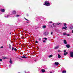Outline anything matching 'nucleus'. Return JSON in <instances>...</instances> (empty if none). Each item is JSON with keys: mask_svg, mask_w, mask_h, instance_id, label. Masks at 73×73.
Returning a JSON list of instances; mask_svg holds the SVG:
<instances>
[{"mask_svg": "<svg viewBox=\"0 0 73 73\" xmlns=\"http://www.w3.org/2000/svg\"><path fill=\"white\" fill-rule=\"evenodd\" d=\"M44 3L45 4H44V5H46L47 6H49V5H50V4L49 3L46 1H45Z\"/></svg>", "mask_w": 73, "mask_h": 73, "instance_id": "nucleus-1", "label": "nucleus"}, {"mask_svg": "<svg viewBox=\"0 0 73 73\" xmlns=\"http://www.w3.org/2000/svg\"><path fill=\"white\" fill-rule=\"evenodd\" d=\"M49 34V32L47 31H46L44 33V35L45 36H47V35H48Z\"/></svg>", "mask_w": 73, "mask_h": 73, "instance_id": "nucleus-2", "label": "nucleus"}, {"mask_svg": "<svg viewBox=\"0 0 73 73\" xmlns=\"http://www.w3.org/2000/svg\"><path fill=\"white\" fill-rule=\"evenodd\" d=\"M70 57H73V52H71L70 53Z\"/></svg>", "mask_w": 73, "mask_h": 73, "instance_id": "nucleus-3", "label": "nucleus"}, {"mask_svg": "<svg viewBox=\"0 0 73 73\" xmlns=\"http://www.w3.org/2000/svg\"><path fill=\"white\" fill-rule=\"evenodd\" d=\"M47 40V38H46L43 39V42H46V41Z\"/></svg>", "mask_w": 73, "mask_h": 73, "instance_id": "nucleus-4", "label": "nucleus"}, {"mask_svg": "<svg viewBox=\"0 0 73 73\" xmlns=\"http://www.w3.org/2000/svg\"><path fill=\"white\" fill-rule=\"evenodd\" d=\"M64 56H66V55L68 54V52H66V50H64Z\"/></svg>", "mask_w": 73, "mask_h": 73, "instance_id": "nucleus-5", "label": "nucleus"}, {"mask_svg": "<svg viewBox=\"0 0 73 73\" xmlns=\"http://www.w3.org/2000/svg\"><path fill=\"white\" fill-rule=\"evenodd\" d=\"M16 13V11H13L12 12V15H15Z\"/></svg>", "mask_w": 73, "mask_h": 73, "instance_id": "nucleus-6", "label": "nucleus"}, {"mask_svg": "<svg viewBox=\"0 0 73 73\" xmlns=\"http://www.w3.org/2000/svg\"><path fill=\"white\" fill-rule=\"evenodd\" d=\"M9 62L10 64H12L13 62L12 61V58H10Z\"/></svg>", "mask_w": 73, "mask_h": 73, "instance_id": "nucleus-7", "label": "nucleus"}, {"mask_svg": "<svg viewBox=\"0 0 73 73\" xmlns=\"http://www.w3.org/2000/svg\"><path fill=\"white\" fill-rule=\"evenodd\" d=\"M64 43L65 44H67V42H66V40H64Z\"/></svg>", "mask_w": 73, "mask_h": 73, "instance_id": "nucleus-8", "label": "nucleus"}, {"mask_svg": "<svg viewBox=\"0 0 73 73\" xmlns=\"http://www.w3.org/2000/svg\"><path fill=\"white\" fill-rule=\"evenodd\" d=\"M62 29H68V28H67V27H62Z\"/></svg>", "mask_w": 73, "mask_h": 73, "instance_id": "nucleus-9", "label": "nucleus"}, {"mask_svg": "<svg viewBox=\"0 0 73 73\" xmlns=\"http://www.w3.org/2000/svg\"><path fill=\"white\" fill-rule=\"evenodd\" d=\"M54 64L55 65H56L57 66L58 65V64H59V63H58V62H55L54 63Z\"/></svg>", "mask_w": 73, "mask_h": 73, "instance_id": "nucleus-10", "label": "nucleus"}, {"mask_svg": "<svg viewBox=\"0 0 73 73\" xmlns=\"http://www.w3.org/2000/svg\"><path fill=\"white\" fill-rule=\"evenodd\" d=\"M42 28L43 29H45V28H46V26L44 25V26H43L42 27Z\"/></svg>", "mask_w": 73, "mask_h": 73, "instance_id": "nucleus-11", "label": "nucleus"}, {"mask_svg": "<svg viewBox=\"0 0 73 73\" xmlns=\"http://www.w3.org/2000/svg\"><path fill=\"white\" fill-rule=\"evenodd\" d=\"M1 11L2 12H5V10L4 9H1Z\"/></svg>", "mask_w": 73, "mask_h": 73, "instance_id": "nucleus-12", "label": "nucleus"}, {"mask_svg": "<svg viewBox=\"0 0 73 73\" xmlns=\"http://www.w3.org/2000/svg\"><path fill=\"white\" fill-rule=\"evenodd\" d=\"M66 46L67 48H69L70 47V46L69 44H67L66 45Z\"/></svg>", "mask_w": 73, "mask_h": 73, "instance_id": "nucleus-13", "label": "nucleus"}, {"mask_svg": "<svg viewBox=\"0 0 73 73\" xmlns=\"http://www.w3.org/2000/svg\"><path fill=\"white\" fill-rule=\"evenodd\" d=\"M9 49H12V48H11V44H9Z\"/></svg>", "mask_w": 73, "mask_h": 73, "instance_id": "nucleus-14", "label": "nucleus"}, {"mask_svg": "<svg viewBox=\"0 0 73 73\" xmlns=\"http://www.w3.org/2000/svg\"><path fill=\"white\" fill-rule=\"evenodd\" d=\"M22 58H27V57H25V56H21Z\"/></svg>", "mask_w": 73, "mask_h": 73, "instance_id": "nucleus-15", "label": "nucleus"}, {"mask_svg": "<svg viewBox=\"0 0 73 73\" xmlns=\"http://www.w3.org/2000/svg\"><path fill=\"white\" fill-rule=\"evenodd\" d=\"M58 46H56L54 47V49H58Z\"/></svg>", "mask_w": 73, "mask_h": 73, "instance_id": "nucleus-16", "label": "nucleus"}, {"mask_svg": "<svg viewBox=\"0 0 73 73\" xmlns=\"http://www.w3.org/2000/svg\"><path fill=\"white\" fill-rule=\"evenodd\" d=\"M58 58H61V56H60V54H58Z\"/></svg>", "mask_w": 73, "mask_h": 73, "instance_id": "nucleus-17", "label": "nucleus"}, {"mask_svg": "<svg viewBox=\"0 0 73 73\" xmlns=\"http://www.w3.org/2000/svg\"><path fill=\"white\" fill-rule=\"evenodd\" d=\"M45 70H44V69H42V70H41V71H42V72H45Z\"/></svg>", "mask_w": 73, "mask_h": 73, "instance_id": "nucleus-18", "label": "nucleus"}, {"mask_svg": "<svg viewBox=\"0 0 73 73\" xmlns=\"http://www.w3.org/2000/svg\"><path fill=\"white\" fill-rule=\"evenodd\" d=\"M63 35H66V33H63Z\"/></svg>", "mask_w": 73, "mask_h": 73, "instance_id": "nucleus-19", "label": "nucleus"}, {"mask_svg": "<svg viewBox=\"0 0 73 73\" xmlns=\"http://www.w3.org/2000/svg\"><path fill=\"white\" fill-rule=\"evenodd\" d=\"M53 56V55H50L49 56V58H50V57H52Z\"/></svg>", "mask_w": 73, "mask_h": 73, "instance_id": "nucleus-20", "label": "nucleus"}, {"mask_svg": "<svg viewBox=\"0 0 73 73\" xmlns=\"http://www.w3.org/2000/svg\"><path fill=\"white\" fill-rule=\"evenodd\" d=\"M8 15H5V17H8Z\"/></svg>", "mask_w": 73, "mask_h": 73, "instance_id": "nucleus-21", "label": "nucleus"}, {"mask_svg": "<svg viewBox=\"0 0 73 73\" xmlns=\"http://www.w3.org/2000/svg\"><path fill=\"white\" fill-rule=\"evenodd\" d=\"M11 49H12V51H13V50H14V47H12Z\"/></svg>", "mask_w": 73, "mask_h": 73, "instance_id": "nucleus-22", "label": "nucleus"}, {"mask_svg": "<svg viewBox=\"0 0 73 73\" xmlns=\"http://www.w3.org/2000/svg\"><path fill=\"white\" fill-rule=\"evenodd\" d=\"M62 73H66V71H63L62 72Z\"/></svg>", "mask_w": 73, "mask_h": 73, "instance_id": "nucleus-23", "label": "nucleus"}, {"mask_svg": "<svg viewBox=\"0 0 73 73\" xmlns=\"http://www.w3.org/2000/svg\"><path fill=\"white\" fill-rule=\"evenodd\" d=\"M57 24L58 25H60H60H61V23H57Z\"/></svg>", "mask_w": 73, "mask_h": 73, "instance_id": "nucleus-24", "label": "nucleus"}, {"mask_svg": "<svg viewBox=\"0 0 73 73\" xmlns=\"http://www.w3.org/2000/svg\"><path fill=\"white\" fill-rule=\"evenodd\" d=\"M6 58H7V57H3V59H5Z\"/></svg>", "mask_w": 73, "mask_h": 73, "instance_id": "nucleus-25", "label": "nucleus"}, {"mask_svg": "<svg viewBox=\"0 0 73 73\" xmlns=\"http://www.w3.org/2000/svg\"><path fill=\"white\" fill-rule=\"evenodd\" d=\"M64 27H65V25H66V23H64Z\"/></svg>", "mask_w": 73, "mask_h": 73, "instance_id": "nucleus-26", "label": "nucleus"}, {"mask_svg": "<svg viewBox=\"0 0 73 73\" xmlns=\"http://www.w3.org/2000/svg\"><path fill=\"white\" fill-rule=\"evenodd\" d=\"M51 35H52V36H53V32H51Z\"/></svg>", "mask_w": 73, "mask_h": 73, "instance_id": "nucleus-27", "label": "nucleus"}, {"mask_svg": "<svg viewBox=\"0 0 73 73\" xmlns=\"http://www.w3.org/2000/svg\"><path fill=\"white\" fill-rule=\"evenodd\" d=\"M19 16H20L19 15H17L16 16V17H19Z\"/></svg>", "mask_w": 73, "mask_h": 73, "instance_id": "nucleus-28", "label": "nucleus"}, {"mask_svg": "<svg viewBox=\"0 0 73 73\" xmlns=\"http://www.w3.org/2000/svg\"><path fill=\"white\" fill-rule=\"evenodd\" d=\"M14 49V50H15V51H17V49H16V48H15Z\"/></svg>", "mask_w": 73, "mask_h": 73, "instance_id": "nucleus-29", "label": "nucleus"}, {"mask_svg": "<svg viewBox=\"0 0 73 73\" xmlns=\"http://www.w3.org/2000/svg\"><path fill=\"white\" fill-rule=\"evenodd\" d=\"M58 52H61L60 50H58Z\"/></svg>", "mask_w": 73, "mask_h": 73, "instance_id": "nucleus-30", "label": "nucleus"}, {"mask_svg": "<svg viewBox=\"0 0 73 73\" xmlns=\"http://www.w3.org/2000/svg\"><path fill=\"white\" fill-rule=\"evenodd\" d=\"M35 42H36V43H38V42L37 40H36L35 41Z\"/></svg>", "mask_w": 73, "mask_h": 73, "instance_id": "nucleus-31", "label": "nucleus"}, {"mask_svg": "<svg viewBox=\"0 0 73 73\" xmlns=\"http://www.w3.org/2000/svg\"><path fill=\"white\" fill-rule=\"evenodd\" d=\"M3 60H2V59H0V61H2Z\"/></svg>", "mask_w": 73, "mask_h": 73, "instance_id": "nucleus-32", "label": "nucleus"}, {"mask_svg": "<svg viewBox=\"0 0 73 73\" xmlns=\"http://www.w3.org/2000/svg\"><path fill=\"white\" fill-rule=\"evenodd\" d=\"M67 35L68 36H70V35L69 34Z\"/></svg>", "mask_w": 73, "mask_h": 73, "instance_id": "nucleus-33", "label": "nucleus"}, {"mask_svg": "<svg viewBox=\"0 0 73 73\" xmlns=\"http://www.w3.org/2000/svg\"><path fill=\"white\" fill-rule=\"evenodd\" d=\"M1 48H3V46H2Z\"/></svg>", "mask_w": 73, "mask_h": 73, "instance_id": "nucleus-34", "label": "nucleus"}, {"mask_svg": "<svg viewBox=\"0 0 73 73\" xmlns=\"http://www.w3.org/2000/svg\"><path fill=\"white\" fill-rule=\"evenodd\" d=\"M52 23V22H49V23Z\"/></svg>", "mask_w": 73, "mask_h": 73, "instance_id": "nucleus-35", "label": "nucleus"}, {"mask_svg": "<svg viewBox=\"0 0 73 73\" xmlns=\"http://www.w3.org/2000/svg\"><path fill=\"white\" fill-rule=\"evenodd\" d=\"M39 40H41V38H40L39 39Z\"/></svg>", "mask_w": 73, "mask_h": 73, "instance_id": "nucleus-36", "label": "nucleus"}, {"mask_svg": "<svg viewBox=\"0 0 73 73\" xmlns=\"http://www.w3.org/2000/svg\"><path fill=\"white\" fill-rule=\"evenodd\" d=\"M54 24H53L52 25H54Z\"/></svg>", "mask_w": 73, "mask_h": 73, "instance_id": "nucleus-37", "label": "nucleus"}, {"mask_svg": "<svg viewBox=\"0 0 73 73\" xmlns=\"http://www.w3.org/2000/svg\"><path fill=\"white\" fill-rule=\"evenodd\" d=\"M50 73H52V72H50Z\"/></svg>", "mask_w": 73, "mask_h": 73, "instance_id": "nucleus-38", "label": "nucleus"}, {"mask_svg": "<svg viewBox=\"0 0 73 73\" xmlns=\"http://www.w3.org/2000/svg\"><path fill=\"white\" fill-rule=\"evenodd\" d=\"M1 9H0V11H1Z\"/></svg>", "mask_w": 73, "mask_h": 73, "instance_id": "nucleus-39", "label": "nucleus"}, {"mask_svg": "<svg viewBox=\"0 0 73 73\" xmlns=\"http://www.w3.org/2000/svg\"><path fill=\"white\" fill-rule=\"evenodd\" d=\"M11 33H10V34H11Z\"/></svg>", "mask_w": 73, "mask_h": 73, "instance_id": "nucleus-40", "label": "nucleus"}, {"mask_svg": "<svg viewBox=\"0 0 73 73\" xmlns=\"http://www.w3.org/2000/svg\"><path fill=\"white\" fill-rule=\"evenodd\" d=\"M26 20H27V19H25Z\"/></svg>", "mask_w": 73, "mask_h": 73, "instance_id": "nucleus-41", "label": "nucleus"}, {"mask_svg": "<svg viewBox=\"0 0 73 73\" xmlns=\"http://www.w3.org/2000/svg\"><path fill=\"white\" fill-rule=\"evenodd\" d=\"M18 73H20V72H19Z\"/></svg>", "mask_w": 73, "mask_h": 73, "instance_id": "nucleus-42", "label": "nucleus"}]
</instances>
